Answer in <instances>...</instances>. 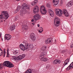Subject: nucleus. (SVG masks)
Listing matches in <instances>:
<instances>
[{
	"label": "nucleus",
	"instance_id": "f257e3e1",
	"mask_svg": "<svg viewBox=\"0 0 73 73\" xmlns=\"http://www.w3.org/2000/svg\"><path fill=\"white\" fill-rule=\"evenodd\" d=\"M2 15H0V23L3 22V20L4 19L5 20L8 19V18L9 17L8 13L7 12L3 11L1 12ZM4 15V17H3V15Z\"/></svg>",
	"mask_w": 73,
	"mask_h": 73
},
{
	"label": "nucleus",
	"instance_id": "f03ea898",
	"mask_svg": "<svg viewBox=\"0 0 73 73\" xmlns=\"http://www.w3.org/2000/svg\"><path fill=\"white\" fill-rule=\"evenodd\" d=\"M3 66H7L8 68H13L14 66L9 61H5L3 63Z\"/></svg>",
	"mask_w": 73,
	"mask_h": 73
},
{
	"label": "nucleus",
	"instance_id": "7ed1b4c3",
	"mask_svg": "<svg viewBox=\"0 0 73 73\" xmlns=\"http://www.w3.org/2000/svg\"><path fill=\"white\" fill-rule=\"evenodd\" d=\"M55 11H56L55 13L56 15H58L59 16H61L62 15V11L61 9L56 8L55 9Z\"/></svg>",
	"mask_w": 73,
	"mask_h": 73
},
{
	"label": "nucleus",
	"instance_id": "20e7f679",
	"mask_svg": "<svg viewBox=\"0 0 73 73\" xmlns=\"http://www.w3.org/2000/svg\"><path fill=\"white\" fill-rule=\"evenodd\" d=\"M27 42L25 43V45L21 44L19 45L20 48L23 51H24L25 50H27V49L26 48V46H27Z\"/></svg>",
	"mask_w": 73,
	"mask_h": 73
},
{
	"label": "nucleus",
	"instance_id": "39448f33",
	"mask_svg": "<svg viewBox=\"0 0 73 73\" xmlns=\"http://www.w3.org/2000/svg\"><path fill=\"white\" fill-rule=\"evenodd\" d=\"M21 8L23 9H25V10H26V11H27V10H28L29 9V7L28 5H27L26 3H24L21 7Z\"/></svg>",
	"mask_w": 73,
	"mask_h": 73
},
{
	"label": "nucleus",
	"instance_id": "423d86ee",
	"mask_svg": "<svg viewBox=\"0 0 73 73\" xmlns=\"http://www.w3.org/2000/svg\"><path fill=\"white\" fill-rule=\"evenodd\" d=\"M27 46H26V50H28L31 49V48H33V44H29L27 42Z\"/></svg>",
	"mask_w": 73,
	"mask_h": 73
},
{
	"label": "nucleus",
	"instance_id": "0eeeda50",
	"mask_svg": "<svg viewBox=\"0 0 73 73\" xmlns=\"http://www.w3.org/2000/svg\"><path fill=\"white\" fill-rule=\"evenodd\" d=\"M33 19L35 20L38 21L41 19V17L39 14H36L33 16Z\"/></svg>",
	"mask_w": 73,
	"mask_h": 73
},
{
	"label": "nucleus",
	"instance_id": "6e6552de",
	"mask_svg": "<svg viewBox=\"0 0 73 73\" xmlns=\"http://www.w3.org/2000/svg\"><path fill=\"white\" fill-rule=\"evenodd\" d=\"M30 36L32 40L33 41H35L36 40V35L34 33H31L30 34Z\"/></svg>",
	"mask_w": 73,
	"mask_h": 73
},
{
	"label": "nucleus",
	"instance_id": "1a4fd4ad",
	"mask_svg": "<svg viewBox=\"0 0 73 73\" xmlns=\"http://www.w3.org/2000/svg\"><path fill=\"white\" fill-rule=\"evenodd\" d=\"M11 38H12V36L10 34H6L4 36V38L7 40H9Z\"/></svg>",
	"mask_w": 73,
	"mask_h": 73
},
{
	"label": "nucleus",
	"instance_id": "9d476101",
	"mask_svg": "<svg viewBox=\"0 0 73 73\" xmlns=\"http://www.w3.org/2000/svg\"><path fill=\"white\" fill-rule=\"evenodd\" d=\"M39 12V9H38V7L37 6H35L34 7L33 10V12L34 13H37Z\"/></svg>",
	"mask_w": 73,
	"mask_h": 73
},
{
	"label": "nucleus",
	"instance_id": "9b49d317",
	"mask_svg": "<svg viewBox=\"0 0 73 73\" xmlns=\"http://www.w3.org/2000/svg\"><path fill=\"white\" fill-rule=\"evenodd\" d=\"M62 10L63 13L64 14V15L66 17H68V16H69V14L68 13L66 9H63Z\"/></svg>",
	"mask_w": 73,
	"mask_h": 73
},
{
	"label": "nucleus",
	"instance_id": "f8f14e48",
	"mask_svg": "<svg viewBox=\"0 0 73 73\" xmlns=\"http://www.w3.org/2000/svg\"><path fill=\"white\" fill-rule=\"evenodd\" d=\"M48 11L49 15L51 16V17H53V16H54V13L53 11L50 9H49Z\"/></svg>",
	"mask_w": 73,
	"mask_h": 73
},
{
	"label": "nucleus",
	"instance_id": "ddd939ff",
	"mask_svg": "<svg viewBox=\"0 0 73 73\" xmlns=\"http://www.w3.org/2000/svg\"><path fill=\"white\" fill-rule=\"evenodd\" d=\"M23 30H27L28 29V26L26 25H23L22 26Z\"/></svg>",
	"mask_w": 73,
	"mask_h": 73
},
{
	"label": "nucleus",
	"instance_id": "4468645a",
	"mask_svg": "<svg viewBox=\"0 0 73 73\" xmlns=\"http://www.w3.org/2000/svg\"><path fill=\"white\" fill-rule=\"evenodd\" d=\"M60 62L61 61H60V60L58 59H56L54 61L53 64L55 65L56 64H60Z\"/></svg>",
	"mask_w": 73,
	"mask_h": 73
},
{
	"label": "nucleus",
	"instance_id": "2eb2a0df",
	"mask_svg": "<svg viewBox=\"0 0 73 73\" xmlns=\"http://www.w3.org/2000/svg\"><path fill=\"white\" fill-rule=\"evenodd\" d=\"M53 3H54V4L53 5V6L56 7L58 3V0H53Z\"/></svg>",
	"mask_w": 73,
	"mask_h": 73
},
{
	"label": "nucleus",
	"instance_id": "dca6fc26",
	"mask_svg": "<svg viewBox=\"0 0 73 73\" xmlns=\"http://www.w3.org/2000/svg\"><path fill=\"white\" fill-rule=\"evenodd\" d=\"M73 5V2H72V1H70L67 4V6L68 7H72Z\"/></svg>",
	"mask_w": 73,
	"mask_h": 73
},
{
	"label": "nucleus",
	"instance_id": "f3484780",
	"mask_svg": "<svg viewBox=\"0 0 73 73\" xmlns=\"http://www.w3.org/2000/svg\"><path fill=\"white\" fill-rule=\"evenodd\" d=\"M45 55V52H41L39 58H41L42 57H44V56Z\"/></svg>",
	"mask_w": 73,
	"mask_h": 73
},
{
	"label": "nucleus",
	"instance_id": "a211bd4d",
	"mask_svg": "<svg viewBox=\"0 0 73 73\" xmlns=\"http://www.w3.org/2000/svg\"><path fill=\"white\" fill-rule=\"evenodd\" d=\"M40 61H47L48 60V59L46 58H44L43 57H42L41 58H40Z\"/></svg>",
	"mask_w": 73,
	"mask_h": 73
},
{
	"label": "nucleus",
	"instance_id": "6ab92c4d",
	"mask_svg": "<svg viewBox=\"0 0 73 73\" xmlns=\"http://www.w3.org/2000/svg\"><path fill=\"white\" fill-rule=\"evenodd\" d=\"M40 12L42 15H45L46 13V9H43V10L40 11Z\"/></svg>",
	"mask_w": 73,
	"mask_h": 73
},
{
	"label": "nucleus",
	"instance_id": "aec40b11",
	"mask_svg": "<svg viewBox=\"0 0 73 73\" xmlns=\"http://www.w3.org/2000/svg\"><path fill=\"white\" fill-rule=\"evenodd\" d=\"M65 61L66 62L65 63H65H64L63 64V67H64V66H65L66 65H67L68 64V62H69V59H67L65 60Z\"/></svg>",
	"mask_w": 73,
	"mask_h": 73
},
{
	"label": "nucleus",
	"instance_id": "412c9836",
	"mask_svg": "<svg viewBox=\"0 0 73 73\" xmlns=\"http://www.w3.org/2000/svg\"><path fill=\"white\" fill-rule=\"evenodd\" d=\"M16 26L15 25H12L10 27V29L11 31H13L15 29Z\"/></svg>",
	"mask_w": 73,
	"mask_h": 73
},
{
	"label": "nucleus",
	"instance_id": "4be33fe9",
	"mask_svg": "<svg viewBox=\"0 0 73 73\" xmlns=\"http://www.w3.org/2000/svg\"><path fill=\"white\" fill-rule=\"evenodd\" d=\"M25 13V11L21 10L20 11V15L21 16H24V15Z\"/></svg>",
	"mask_w": 73,
	"mask_h": 73
},
{
	"label": "nucleus",
	"instance_id": "5701e85b",
	"mask_svg": "<svg viewBox=\"0 0 73 73\" xmlns=\"http://www.w3.org/2000/svg\"><path fill=\"white\" fill-rule=\"evenodd\" d=\"M21 8V6H18L17 9L15 11V13H17L19 12V11L20 9Z\"/></svg>",
	"mask_w": 73,
	"mask_h": 73
},
{
	"label": "nucleus",
	"instance_id": "b1692460",
	"mask_svg": "<svg viewBox=\"0 0 73 73\" xmlns=\"http://www.w3.org/2000/svg\"><path fill=\"white\" fill-rule=\"evenodd\" d=\"M38 1L37 0H35L34 1H33V2L31 3V5L32 6H33L34 5L36 4V3H37Z\"/></svg>",
	"mask_w": 73,
	"mask_h": 73
},
{
	"label": "nucleus",
	"instance_id": "393cba45",
	"mask_svg": "<svg viewBox=\"0 0 73 73\" xmlns=\"http://www.w3.org/2000/svg\"><path fill=\"white\" fill-rule=\"evenodd\" d=\"M48 41V44H49L50 42H52V39L51 38H49L47 39Z\"/></svg>",
	"mask_w": 73,
	"mask_h": 73
},
{
	"label": "nucleus",
	"instance_id": "a878e982",
	"mask_svg": "<svg viewBox=\"0 0 73 73\" xmlns=\"http://www.w3.org/2000/svg\"><path fill=\"white\" fill-rule=\"evenodd\" d=\"M41 50L42 51H45L46 50V47L45 46H43L41 49Z\"/></svg>",
	"mask_w": 73,
	"mask_h": 73
},
{
	"label": "nucleus",
	"instance_id": "bb28decb",
	"mask_svg": "<svg viewBox=\"0 0 73 73\" xmlns=\"http://www.w3.org/2000/svg\"><path fill=\"white\" fill-rule=\"evenodd\" d=\"M17 59L19 60H22V59H23V58H22V57H21V55H20L18 56Z\"/></svg>",
	"mask_w": 73,
	"mask_h": 73
},
{
	"label": "nucleus",
	"instance_id": "cd10ccee",
	"mask_svg": "<svg viewBox=\"0 0 73 73\" xmlns=\"http://www.w3.org/2000/svg\"><path fill=\"white\" fill-rule=\"evenodd\" d=\"M44 6H42L40 7V11H42L43 9H45Z\"/></svg>",
	"mask_w": 73,
	"mask_h": 73
},
{
	"label": "nucleus",
	"instance_id": "c85d7f7f",
	"mask_svg": "<svg viewBox=\"0 0 73 73\" xmlns=\"http://www.w3.org/2000/svg\"><path fill=\"white\" fill-rule=\"evenodd\" d=\"M58 21V18L57 17H56L54 19V23H55Z\"/></svg>",
	"mask_w": 73,
	"mask_h": 73
},
{
	"label": "nucleus",
	"instance_id": "c756f323",
	"mask_svg": "<svg viewBox=\"0 0 73 73\" xmlns=\"http://www.w3.org/2000/svg\"><path fill=\"white\" fill-rule=\"evenodd\" d=\"M9 51V50H8V49L7 50V55L6 56V57H9V52H8Z\"/></svg>",
	"mask_w": 73,
	"mask_h": 73
},
{
	"label": "nucleus",
	"instance_id": "7c9ffc66",
	"mask_svg": "<svg viewBox=\"0 0 73 73\" xmlns=\"http://www.w3.org/2000/svg\"><path fill=\"white\" fill-rule=\"evenodd\" d=\"M70 47L71 48H73V40H72L71 42Z\"/></svg>",
	"mask_w": 73,
	"mask_h": 73
},
{
	"label": "nucleus",
	"instance_id": "2f4dec72",
	"mask_svg": "<svg viewBox=\"0 0 73 73\" xmlns=\"http://www.w3.org/2000/svg\"><path fill=\"white\" fill-rule=\"evenodd\" d=\"M13 58L15 61H18V57H16V56H14Z\"/></svg>",
	"mask_w": 73,
	"mask_h": 73
},
{
	"label": "nucleus",
	"instance_id": "473e14b6",
	"mask_svg": "<svg viewBox=\"0 0 73 73\" xmlns=\"http://www.w3.org/2000/svg\"><path fill=\"white\" fill-rule=\"evenodd\" d=\"M3 54V50H1V49L0 48V56L2 55Z\"/></svg>",
	"mask_w": 73,
	"mask_h": 73
},
{
	"label": "nucleus",
	"instance_id": "72a5a7b5",
	"mask_svg": "<svg viewBox=\"0 0 73 73\" xmlns=\"http://www.w3.org/2000/svg\"><path fill=\"white\" fill-rule=\"evenodd\" d=\"M13 54L14 55H16V54H19V52H17V51H14L13 52Z\"/></svg>",
	"mask_w": 73,
	"mask_h": 73
},
{
	"label": "nucleus",
	"instance_id": "f704fd0d",
	"mask_svg": "<svg viewBox=\"0 0 73 73\" xmlns=\"http://www.w3.org/2000/svg\"><path fill=\"white\" fill-rule=\"evenodd\" d=\"M46 69H49V68H50V65L49 64L47 65L46 66Z\"/></svg>",
	"mask_w": 73,
	"mask_h": 73
},
{
	"label": "nucleus",
	"instance_id": "c9c22d12",
	"mask_svg": "<svg viewBox=\"0 0 73 73\" xmlns=\"http://www.w3.org/2000/svg\"><path fill=\"white\" fill-rule=\"evenodd\" d=\"M46 6L48 8H50V4L49 3H48L46 4Z\"/></svg>",
	"mask_w": 73,
	"mask_h": 73
},
{
	"label": "nucleus",
	"instance_id": "e433bc0d",
	"mask_svg": "<svg viewBox=\"0 0 73 73\" xmlns=\"http://www.w3.org/2000/svg\"><path fill=\"white\" fill-rule=\"evenodd\" d=\"M3 65L1 64H0V69H3Z\"/></svg>",
	"mask_w": 73,
	"mask_h": 73
},
{
	"label": "nucleus",
	"instance_id": "4c0bfd02",
	"mask_svg": "<svg viewBox=\"0 0 73 73\" xmlns=\"http://www.w3.org/2000/svg\"><path fill=\"white\" fill-rule=\"evenodd\" d=\"M43 31V28H42V30H40L38 31V32L39 33H42V32Z\"/></svg>",
	"mask_w": 73,
	"mask_h": 73
},
{
	"label": "nucleus",
	"instance_id": "58836bf2",
	"mask_svg": "<svg viewBox=\"0 0 73 73\" xmlns=\"http://www.w3.org/2000/svg\"><path fill=\"white\" fill-rule=\"evenodd\" d=\"M21 56L22 57V59L24 58L25 57V55L24 54H22Z\"/></svg>",
	"mask_w": 73,
	"mask_h": 73
},
{
	"label": "nucleus",
	"instance_id": "ea45409f",
	"mask_svg": "<svg viewBox=\"0 0 73 73\" xmlns=\"http://www.w3.org/2000/svg\"><path fill=\"white\" fill-rule=\"evenodd\" d=\"M18 19H19V17L17 16L15 17V20H17Z\"/></svg>",
	"mask_w": 73,
	"mask_h": 73
},
{
	"label": "nucleus",
	"instance_id": "a19ab883",
	"mask_svg": "<svg viewBox=\"0 0 73 73\" xmlns=\"http://www.w3.org/2000/svg\"><path fill=\"white\" fill-rule=\"evenodd\" d=\"M55 25L56 26V27H58L59 26V24H57V23H56V24H55Z\"/></svg>",
	"mask_w": 73,
	"mask_h": 73
},
{
	"label": "nucleus",
	"instance_id": "79ce46f5",
	"mask_svg": "<svg viewBox=\"0 0 73 73\" xmlns=\"http://www.w3.org/2000/svg\"><path fill=\"white\" fill-rule=\"evenodd\" d=\"M45 42L46 44H48V41L47 39H46V40L45 41Z\"/></svg>",
	"mask_w": 73,
	"mask_h": 73
},
{
	"label": "nucleus",
	"instance_id": "37998d69",
	"mask_svg": "<svg viewBox=\"0 0 73 73\" xmlns=\"http://www.w3.org/2000/svg\"><path fill=\"white\" fill-rule=\"evenodd\" d=\"M56 23L57 24H59V23H60V21H57L56 22Z\"/></svg>",
	"mask_w": 73,
	"mask_h": 73
},
{
	"label": "nucleus",
	"instance_id": "c03bdc74",
	"mask_svg": "<svg viewBox=\"0 0 73 73\" xmlns=\"http://www.w3.org/2000/svg\"><path fill=\"white\" fill-rule=\"evenodd\" d=\"M31 21H32V22H33V21H34V19H32L31 20Z\"/></svg>",
	"mask_w": 73,
	"mask_h": 73
},
{
	"label": "nucleus",
	"instance_id": "a18cd8bd",
	"mask_svg": "<svg viewBox=\"0 0 73 73\" xmlns=\"http://www.w3.org/2000/svg\"><path fill=\"white\" fill-rule=\"evenodd\" d=\"M37 26L38 27H40V25H39V24H38Z\"/></svg>",
	"mask_w": 73,
	"mask_h": 73
},
{
	"label": "nucleus",
	"instance_id": "49530a36",
	"mask_svg": "<svg viewBox=\"0 0 73 73\" xmlns=\"http://www.w3.org/2000/svg\"><path fill=\"white\" fill-rule=\"evenodd\" d=\"M42 27H41V29H39V30H40V31H42Z\"/></svg>",
	"mask_w": 73,
	"mask_h": 73
},
{
	"label": "nucleus",
	"instance_id": "de8ad7c7",
	"mask_svg": "<svg viewBox=\"0 0 73 73\" xmlns=\"http://www.w3.org/2000/svg\"><path fill=\"white\" fill-rule=\"evenodd\" d=\"M61 4H62V1H61L60 2Z\"/></svg>",
	"mask_w": 73,
	"mask_h": 73
},
{
	"label": "nucleus",
	"instance_id": "09e8293b",
	"mask_svg": "<svg viewBox=\"0 0 73 73\" xmlns=\"http://www.w3.org/2000/svg\"><path fill=\"white\" fill-rule=\"evenodd\" d=\"M32 24L34 25H35V23H32Z\"/></svg>",
	"mask_w": 73,
	"mask_h": 73
},
{
	"label": "nucleus",
	"instance_id": "8fccbe9b",
	"mask_svg": "<svg viewBox=\"0 0 73 73\" xmlns=\"http://www.w3.org/2000/svg\"><path fill=\"white\" fill-rule=\"evenodd\" d=\"M3 54L4 55V56H3V57H5V53L4 52Z\"/></svg>",
	"mask_w": 73,
	"mask_h": 73
},
{
	"label": "nucleus",
	"instance_id": "3c124183",
	"mask_svg": "<svg viewBox=\"0 0 73 73\" xmlns=\"http://www.w3.org/2000/svg\"><path fill=\"white\" fill-rule=\"evenodd\" d=\"M62 53H64L65 52V51L63 50L62 51Z\"/></svg>",
	"mask_w": 73,
	"mask_h": 73
},
{
	"label": "nucleus",
	"instance_id": "603ef678",
	"mask_svg": "<svg viewBox=\"0 0 73 73\" xmlns=\"http://www.w3.org/2000/svg\"><path fill=\"white\" fill-rule=\"evenodd\" d=\"M55 42H56V39H55Z\"/></svg>",
	"mask_w": 73,
	"mask_h": 73
},
{
	"label": "nucleus",
	"instance_id": "864d4df0",
	"mask_svg": "<svg viewBox=\"0 0 73 73\" xmlns=\"http://www.w3.org/2000/svg\"><path fill=\"white\" fill-rule=\"evenodd\" d=\"M1 34H0V38H1Z\"/></svg>",
	"mask_w": 73,
	"mask_h": 73
},
{
	"label": "nucleus",
	"instance_id": "5fc2aeb1",
	"mask_svg": "<svg viewBox=\"0 0 73 73\" xmlns=\"http://www.w3.org/2000/svg\"><path fill=\"white\" fill-rule=\"evenodd\" d=\"M16 1H20V0H16Z\"/></svg>",
	"mask_w": 73,
	"mask_h": 73
},
{
	"label": "nucleus",
	"instance_id": "6e6d98bb",
	"mask_svg": "<svg viewBox=\"0 0 73 73\" xmlns=\"http://www.w3.org/2000/svg\"><path fill=\"white\" fill-rule=\"evenodd\" d=\"M2 41H3V38H2Z\"/></svg>",
	"mask_w": 73,
	"mask_h": 73
},
{
	"label": "nucleus",
	"instance_id": "4d7b16f0",
	"mask_svg": "<svg viewBox=\"0 0 73 73\" xmlns=\"http://www.w3.org/2000/svg\"><path fill=\"white\" fill-rule=\"evenodd\" d=\"M0 53H1V52H0Z\"/></svg>",
	"mask_w": 73,
	"mask_h": 73
}]
</instances>
